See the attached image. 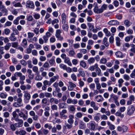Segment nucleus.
I'll return each mask as SVG.
<instances>
[{"instance_id":"nucleus-51","label":"nucleus","mask_w":135,"mask_h":135,"mask_svg":"<svg viewBox=\"0 0 135 135\" xmlns=\"http://www.w3.org/2000/svg\"><path fill=\"white\" fill-rule=\"evenodd\" d=\"M87 25L89 28L90 29V30L92 31V30H93V29H94V26L91 23H87Z\"/></svg>"},{"instance_id":"nucleus-39","label":"nucleus","mask_w":135,"mask_h":135,"mask_svg":"<svg viewBox=\"0 0 135 135\" xmlns=\"http://www.w3.org/2000/svg\"><path fill=\"white\" fill-rule=\"evenodd\" d=\"M110 98L113 99L114 101L118 100V98L117 96L113 94H112L110 95Z\"/></svg>"},{"instance_id":"nucleus-48","label":"nucleus","mask_w":135,"mask_h":135,"mask_svg":"<svg viewBox=\"0 0 135 135\" xmlns=\"http://www.w3.org/2000/svg\"><path fill=\"white\" fill-rule=\"evenodd\" d=\"M7 95L5 93H2L0 94V97L2 98H6L7 96Z\"/></svg>"},{"instance_id":"nucleus-37","label":"nucleus","mask_w":135,"mask_h":135,"mask_svg":"<svg viewBox=\"0 0 135 135\" xmlns=\"http://www.w3.org/2000/svg\"><path fill=\"white\" fill-rule=\"evenodd\" d=\"M37 41L38 39L37 37H34L33 38L32 37L30 40H29L28 41L33 43L34 42H37Z\"/></svg>"},{"instance_id":"nucleus-24","label":"nucleus","mask_w":135,"mask_h":135,"mask_svg":"<svg viewBox=\"0 0 135 135\" xmlns=\"http://www.w3.org/2000/svg\"><path fill=\"white\" fill-rule=\"evenodd\" d=\"M100 8L99 9L98 7L97 6H95L94 9V11L96 13L99 14L101 13Z\"/></svg>"},{"instance_id":"nucleus-50","label":"nucleus","mask_w":135,"mask_h":135,"mask_svg":"<svg viewBox=\"0 0 135 135\" xmlns=\"http://www.w3.org/2000/svg\"><path fill=\"white\" fill-rule=\"evenodd\" d=\"M12 47L14 48H17L18 46V43L17 42H13L11 43Z\"/></svg>"},{"instance_id":"nucleus-59","label":"nucleus","mask_w":135,"mask_h":135,"mask_svg":"<svg viewBox=\"0 0 135 135\" xmlns=\"http://www.w3.org/2000/svg\"><path fill=\"white\" fill-rule=\"evenodd\" d=\"M90 129L91 130L94 131L95 128V125L93 123L90 124Z\"/></svg>"},{"instance_id":"nucleus-36","label":"nucleus","mask_w":135,"mask_h":135,"mask_svg":"<svg viewBox=\"0 0 135 135\" xmlns=\"http://www.w3.org/2000/svg\"><path fill=\"white\" fill-rule=\"evenodd\" d=\"M115 40L117 45L118 46H119L120 45V38L118 37H116Z\"/></svg>"},{"instance_id":"nucleus-33","label":"nucleus","mask_w":135,"mask_h":135,"mask_svg":"<svg viewBox=\"0 0 135 135\" xmlns=\"http://www.w3.org/2000/svg\"><path fill=\"white\" fill-rule=\"evenodd\" d=\"M9 39L12 41H14L16 39V38L15 36V35L12 34L9 37Z\"/></svg>"},{"instance_id":"nucleus-26","label":"nucleus","mask_w":135,"mask_h":135,"mask_svg":"<svg viewBox=\"0 0 135 135\" xmlns=\"http://www.w3.org/2000/svg\"><path fill=\"white\" fill-rule=\"evenodd\" d=\"M101 28L99 26H95V28H94L93 30H92V31L94 33H97L98 31L101 30Z\"/></svg>"},{"instance_id":"nucleus-16","label":"nucleus","mask_w":135,"mask_h":135,"mask_svg":"<svg viewBox=\"0 0 135 135\" xmlns=\"http://www.w3.org/2000/svg\"><path fill=\"white\" fill-rule=\"evenodd\" d=\"M12 4L13 5V6L15 7H22L21 4L19 2L16 3L15 1H14L12 2Z\"/></svg>"},{"instance_id":"nucleus-1","label":"nucleus","mask_w":135,"mask_h":135,"mask_svg":"<svg viewBox=\"0 0 135 135\" xmlns=\"http://www.w3.org/2000/svg\"><path fill=\"white\" fill-rule=\"evenodd\" d=\"M22 110L25 112V114L23 112H21L19 113V115L20 117L22 118L24 120H26L28 117V111L24 109H23Z\"/></svg>"},{"instance_id":"nucleus-58","label":"nucleus","mask_w":135,"mask_h":135,"mask_svg":"<svg viewBox=\"0 0 135 135\" xmlns=\"http://www.w3.org/2000/svg\"><path fill=\"white\" fill-rule=\"evenodd\" d=\"M73 46L75 49H77L80 47V45L79 43H76L73 44Z\"/></svg>"},{"instance_id":"nucleus-9","label":"nucleus","mask_w":135,"mask_h":135,"mask_svg":"<svg viewBox=\"0 0 135 135\" xmlns=\"http://www.w3.org/2000/svg\"><path fill=\"white\" fill-rule=\"evenodd\" d=\"M69 85L68 86V88L69 91L73 90L74 88L76 87V85L74 83L71 82L69 81L68 82Z\"/></svg>"},{"instance_id":"nucleus-62","label":"nucleus","mask_w":135,"mask_h":135,"mask_svg":"<svg viewBox=\"0 0 135 135\" xmlns=\"http://www.w3.org/2000/svg\"><path fill=\"white\" fill-rule=\"evenodd\" d=\"M59 67L60 68L63 69V70H65L66 66L63 64H61L59 65Z\"/></svg>"},{"instance_id":"nucleus-34","label":"nucleus","mask_w":135,"mask_h":135,"mask_svg":"<svg viewBox=\"0 0 135 135\" xmlns=\"http://www.w3.org/2000/svg\"><path fill=\"white\" fill-rule=\"evenodd\" d=\"M97 63H95L94 65L90 66L89 69L91 71H94L96 68Z\"/></svg>"},{"instance_id":"nucleus-13","label":"nucleus","mask_w":135,"mask_h":135,"mask_svg":"<svg viewBox=\"0 0 135 135\" xmlns=\"http://www.w3.org/2000/svg\"><path fill=\"white\" fill-rule=\"evenodd\" d=\"M0 10L3 13H4L5 15L7 14L8 10L6 8L5 6L3 5L0 7Z\"/></svg>"},{"instance_id":"nucleus-40","label":"nucleus","mask_w":135,"mask_h":135,"mask_svg":"<svg viewBox=\"0 0 135 135\" xmlns=\"http://www.w3.org/2000/svg\"><path fill=\"white\" fill-rule=\"evenodd\" d=\"M62 31L58 29L56 30V32L55 36L56 37L61 36V33Z\"/></svg>"},{"instance_id":"nucleus-27","label":"nucleus","mask_w":135,"mask_h":135,"mask_svg":"<svg viewBox=\"0 0 135 135\" xmlns=\"http://www.w3.org/2000/svg\"><path fill=\"white\" fill-rule=\"evenodd\" d=\"M27 40L28 41L33 36L34 34L32 32H28L27 33Z\"/></svg>"},{"instance_id":"nucleus-41","label":"nucleus","mask_w":135,"mask_h":135,"mask_svg":"<svg viewBox=\"0 0 135 135\" xmlns=\"http://www.w3.org/2000/svg\"><path fill=\"white\" fill-rule=\"evenodd\" d=\"M42 77L40 75L37 74L35 77V80L37 81H40L42 80Z\"/></svg>"},{"instance_id":"nucleus-57","label":"nucleus","mask_w":135,"mask_h":135,"mask_svg":"<svg viewBox=\"0 0 135 135\" xmlns=\"http://www.w3.org/2000/svg\"><path fill=\"white\" fill-rule=\"evenodd\" d=\"M59 20L57 18L53 20L51 22V24L52 25H54L55 23H59Z\"/></svg>"},{"instance_id":"nucleus-53","label":"nucleus","mask_w":135,"mask_h":135,"mask_svg":"<svg viewBox=\"0 0 135 135\" xmlns=\"http://www.w3.org/2000/svg\"><path fill=\"white\" fill-rule=\"evenodd\" d=\"M33 16L36 19H39L40 18V15L39 14L35 13Z\"/></svg>"},{"instance_id":"nucleus-60","label":"nucleus","mask_w":135,"mask_h":135,"mask_svg":"<svg viewBox=\"0 0 135 135\" xmlns=\"http://www.w3.org/2000/svg\"><path fill=\"white\" fill-rule=\"evenodd\" d=\"M70 110L72 112H74L75 110V107L73 105H71L69 108Z\"/></svg>"},{"instance_id":"nucleus-46","label":"nucleus","mask_w":135,"mask_h":135,"mask_svg":"<svg viewBox=\"0 0 135 135\" xmlns=\"http://www.w3.org/2000/svg\"><path fill=\"white\" fill-rule=\"evenodd\" d=\"M115 55L117 57H123L122 53L119 51L116 52L115 53Z\"/></svg>"},{"instance_id":"nucleus-3","label":"nucleus","mask_w":135,"mask_h":135,"mask_svg":"<svg viewBox=\"0 0 135 135\" xmlns=\"http://www.w3.org/2000/svg\"><path fill=\"white\" fill-rule=\"evenodd\" d=\"M15 120L16 122H18L16 123L15 124V126L17 127H22L23 124V121L21 119H19L18 118H16Z\"/></svg>"},{"instance_id":"nucleus-43","label":"nucleus","mask_w":135,"mask_h":135,"mask_svg":"<svg viewBox=\"0 0 135 135\" xmlns=\"http://www.w3.org/2000/svg\"><path fill=\"white\" fill-rule=\"evenodd\" d=\"M22 46L24 47H26L27 45V42L26 39H24L22 41Z\"/></svg>"},{"instance_id":"nucleus-31","label":"nucleus","mask_w":135,"mask_h":135,"mask_svg":"<svg viewBox=\"0 0 135 135\" xmlns=\"http://www.w3.org/2000/svg\"><path fill=\"white\" fill-rule=\"evenodd\" d=\"M11 46V44L10 43H8L4 46V48L7 51L9 50Z\"/></svg>"},{"instance_id":"nucleus-4","label":"nucleus","mask_w":135,"mask_h":135,"mask_svg":"<svg viewBox=\"0 0 135 135\" xmlns=\"http://www.w3.org/2000/svg\"><path fill=\"white\" fill-rule=\"evenodd\" d=\"M23 93H24V99L26 101V103H27L31 98V95L27 91H24Z\"/></svg>"},{"instance_id":"nucleus-35","label":"nucleus","mask_w":135,"mask_h":135,"mask_svg":"<svg viewBox=\"0 0 135 135\" xmlns=\"http://www.w3.org/2000/svg\"><path fill=\"white\" fill-rule=\"evenodd\" d=\"M95 61V60L94 58L93 57L90 58L88 60V63L89 64H91L94 63Z\"/></svg>"},{"instance_id":"nucleus-44","label":"nucleus","mask_w":135,"mask_h":135,"mask_svg":"<svg viewBox=\"0 0 135 135\" xmlns=\"http://www.w3.org/2000/svg\"><path fill=\"white\" fill-rule=\"evenodd\" d=\"M43 83L44 85H45L46 86L47 85L50 86L51 84L50 81H49L47 80H44L43 82Z\"/></svg>"},{"instance_id":"nucleus-32","label":"nucleus","mask_w":135,"mask_h":135,"mask_svg":"<svg viewBox=\"0 0 135 135\" xmlns=\"http://www.w3.org/2000/svg\"><path fill=\"white\" fill-rule=\"evenodd\" d=\"M63 24L62 26L63 29L65 31H68L69 28V26L68 24L65 23H62Z\"/></svg>"},{"instance_id":"nucleus-12","label":"nucleus","mask_w":135,"mask_h":135,"mask_svg":"<svg viewBox=\"0 0 135 135\" xmlns=\"http://www.w3.org/2000/svg\"><path fill=\"white\" fill-rule=\"evenodd\" d=\"M69 119L68 120V122L70 124H72L74 122L73 119L74 116L72 114H70L69 116Z\"/></svg>"},{"instance_id":"nucleus-15","label":"nucleus","mask_w":135,"mask_h":135,"mask_svg":"<svg viewBox=\"0 0 135 135\" xmlns=\"http://www.w3.org/2000/svg\"><path fill=\"white\" fill-rule=\"evenodd\" d=\"M61 22L62 23H66V16L65 13H63L61 15Z\"/></svg>"},{"instance_id":"nucleus-30","label":"nucleus","mask_w":135,"mask_h":135,"mask_svg":"<svg viewBox=\"0 0 135 135\" xmlns=\"http://www.w3.org/2000/svg\"><path fill=\"white\" fill-rule=\"evenodd\" d=\"M108 6L107 5L105 4H104L101 7V8H100V10H101V13H102L104 10H105L107 8Z\"/></svg>"},{"instance_id":"nucleus-5","label":"nucleus","mask_w":135,"mask_h":135,"mask_svg":"<svg viewBox=\"0 0 135 135\" xmlns=\"http://www.w3.org/2000/svg\"><path fill=\"white\" fill-rule=\"evenodd\" d=\"M128 129V128L126 126H118L117 127L118 131L122 132H126Z\"/></svg>"},{"instance_id":"nucleus-23","label":"nucleus","mask_w":135,"mask_h":135,"mask_svg":"<svg viewBox=\"0 0 135 135\" xmlns=\"http://www.w3.org/2000/svg\"><path fill=\"white\" fill-rule=\"evenodd\" d=\"M96 71L97 73V75L98 76H101L102 74H101V70L98 67V64L97 65L96 68Z\"/></svg>"},{"instance_id":"nucleus-28","label":"nucleus","mask_w":135,"mask_h":135,"mask_svg":"<svg viewBox=\"0 0 135 135\" xmlns=\"http://www.w3.org/2000/svg\"><path fill=\"white\" fill-rule=\"evenodd\" d=\"M18 74H17V76L20 78V80H24L25 79V76L24 75H22V74L21 72H18Z\"/></svg>"},{"instance_id":"nucleus-6","label":"nucleus","mask_w":135,"mask_h":135,"mask_svg":"<svg viewBox=\"0 0 135 135\" xmlns=\"http://www.w3.org/2000/svg\"><path fill=\"white\" fill-rule=\"evenodd\" d=\"M22 102V99L21 98H18L17 102H14L13 104V106L15 107H18L22 106L21 103Z\"/></svg>"},{"instance_id":"nucleus-11","label":"nucleus","mask_w":135,"mask_h":135,"mask_svg":"<svg viewBox=\"0 0 135 135\" xmlns=\"http://www.w3.org/2000/svg\"><path fill=\"white\" fill-rule=\"evenodd\" d=\"M51 34L49 32H47L46 33L45 35L43 36V38L45 43L47 42L49 37L51 36Z\"/></svg>"},{"instance_id":"nucleus-64","label":"nucleus","mask_w":135,"mask_h":135,"mask_svg":"<svg viewBox=\"0 0 135 135\" xmlns=\"http://www.w3.org/2000/svg\"><path fill=\"white\" fill-rule=\"evenodd\" d=\"M72 79L74 81H76V76L74 74H72L71 76Z\"/></svg>"},{"instance_id":"nucleus-21","label":"nucleus","mask_w":135,"mask_h":135,"mask_svg":"<svg viewBox=\"0 0 135 135\" xmlns=\"http://www.w3.org/2000/svg\"><path fill=\"white\" fill-rule=\"evenodd\" d=\"M103 31L105 33L106 36L109 37L111 35V33L110 32L108 31V29L106 28H104L103 30Z\"/></svg>"},{"instance_id":"nucleus-55","label":"nucleus","mask_w":135,"mask_h":135,"mask_svg":"<svg viewBox=\"0 0 135 135\" xmlns=\"http://www.w3.org/2000/svg\"><path fill=\"white\" fill-rule=\"evenodd\" d=\"M32 70L35 73H37L38 72V68L37 66H34L32 68Z\"/></svg>"},{"instance_id":"nucleus-54","label":"nucleus","mask_w":135,"mask_h":135,"mask_svg":"<svg viewBox=\"0 0 135 135\" xmlns=\"http://www.w3.org/2000/svg\"><path fill=\"white\" fill-rule=\"evenodd\" d=\"M115 115L117 116L120 117L121 118H123L124 116L123 114H122L120 112H117L115 114Z\"/></svg>"},{"instance_id":"nucleus-61","label":"nucleus","mask_w":135,"mask_h":135,"mask_svg":"<svg viewBox=\"0 0 135 135\" xmlns=\"http://www.w3.org/2000/svg\"><path fill=\"white\" fill-rule=\"evenodd\" d=\"M65 70H66L67 72L70 73L72 72V69L70 67H67L66 66Z\"/></svg>"},{"instance_id":"nucleus-2","label":"nucleus","mask_w":135,"mask_h":135,"mask_svg":"<svg viewBox=\"0 0 135 135\" xmlns=\"http://www.w3.org/2000/svg\"><path fill=\"white\" fill-rule=\"evenodd\" d=\"M135 110V107L133 105H131L128 107L127 114L129 115H131L133 114Z\"/></svg>"},{"instance_id":"nucleus-63","label":"nucleus","mask_w":135,"mask_h":135,"mask_svg":"<svg viewBox=\"0 0 135 135\" xmlns=\"http://www.w3.org/2000/svg\"><path fill=\"white\" fill-rule=\"evenodd\" d=\"M28 67L30 68H31L33 66L32 64L31 61L30 60H29L27 61Z\"/></svg>"},{"instance_id":"nucleus-49","label":"nucleus","mask_w":135,"mask_h":135,"mask_svg":"<svg viewBox=\"0 0 135 135\" xmlns=\"http://www.w3.org/2000/svg\"><path fill=\"white\" fill-rule=\"evenodd\" d=\"M18 72H16L14 74V75L12 76L11 77V79L13 81H14L17 80V79L16 76H17V74H18Z\"/></svg>"},{"instance_id":"nucleus-45","label":"nucleus","mask_w":135,"mask_h":135,"mask_svg":"<svg viewBox=\"0 0 135 135\" xmlns=\"http://www.w3.org/2000/svg\"><path fill=\"white\" fill-rule=\"evenodd\" d=\"M66 104V103H61L59 104H58L59 108L60 109H64L65 108L64 105Z\"/></svg>"},{"instance_id":"nucleus-14","label":"nucleus","mask_w":135,"mask_h":135,"mask_svg":"<svg viewBox=\"0 0 135 135\" xmlns=\"http://www.w3.org/2000/svg\"><path fill=\"white\" fill-rule=\"evenodd\" d=\"M26 6L28 7L32 8L34 7V5L32 1H28L27 2Z\"/></svg>"},{"instance_id":"nucleus-52","label":"nucleus","mask_w":135,"mask_h":135,"mask_svg":"<svg viewBox=\"0 0 135 135\" xmlns=\"http://www.w3.org/2000/svg\"><path fill=\"white\" fill-rule=\"evenodd\" d=\"M122 15L121 14H117L115 16V18L118 20H121L122 18Z\"/></svg>"},{"instance_id":"nucleus-10","label":"nucleus","mask_w":135,"mask_h":135,"mask_svg":"<svg viewBox=\"0 0 135 135\" xmlns=\"http://www.w3.org/2000/svg\"><path fill=\"white\" fill-rule=\"evenodd\" d=\"M108 25H118L119 24V22L117 20H113L109 21L108 23Z\"/></svg>"},{"instance_id":"nucleus-18","label":"nucleus","mask_w":135,"mask_h":135,"mask_svg":"<svg viewBox=\"0 0 135 135\" xmlns=\"http://www.w3.org/2000/svg\"><path fill=\"white\" fill-rule=\"evenodd\" d=\"M49 101L51 103H52L54 102V103L56 104H57L59 102L58 99L53 97H51Z\"/></svg>"},{"instance_id":"nucleus-22","label":"nucleus","mask_w":135,"mask_h":135,"mask_svg":"<svg viewBox=\"0 0 135 135\" xmlns=\"http://www.w3.org/2000/svg\"><path fill=\"white\" fill-rule=\"evenodd\" d=\"M55 57L53 56L51 59H50V60L49 61V62L50 64V65L52 66L54 65L55 64Z\"/></svg>"},{"instance_id":"nucleus-38","label":"nucleus","mask_w":135,"mask_h":135,"mask_svg":"<svg viewBox=\"0 0 135 135\" xmlns=\"http://www.w3.org/2000/svg\"><path fill=\"white\" fill-rule=\"evenodd\" d=\"M130 46L131 48L130 50V51L134 53H135V45L133 44H130Z\"/></svg>"},{"instance_id":"nucleus-42","label":"nucleus","mask_w":135,"mask_h":135,"mask_svg":"<svg viewBox=\"0 0 135 135\" xmlns=\"http://www.w3.org/2000/svg\"><path fill=\"white\" fill-rule=\"evenodd\" d=\"M107 60L105 58H102L100 59V64H105L107 62Z\"/></svg>"},{"instance_id":"nucleus-47","label":"nucleus","mask_w":135,"mask_h":135,"mask_svg":"<svg viewBox=\"0 0 135 135\" xmlns=\"http://www.w3.org/2000/svg\"><path fill=\"white\" fill-rule=\"evenodd\" d=\"M69 55L71 57L73 56L75 54V52L74 50H70L69 52Z\"/></svg>"},{"instance_id":"nucleus-8","label":"nucleus","mask_w":135,"mask_h":135,"mask_svg":"<svg viewBox=\"0 0 135 135\" xmlns=\"http://www.w3.org/2000/svg\"><path fill=\"white\" fill-rule=\"evenodd\" d=\"M44 108V115L46 117H48L50 115L49 111L50 110V108L48 106H46Z\"/></svg>"},{"instance_id":"nucleus-7","label":"nucleus","mask_w":135,"mask_h":135,"mask_svg":"<svg viewBox=\"0 0 135 135\" xmlns=\"http://www.w3.org/2000/svg\"><path fill=\"white\" fill-rule=\"evenodd\" d=\"M67 113V110L65 109H62L61 111L60 112V115L61 118L66 119L68 117L67 115H65V114Z\"/></svg>"},{"instance_id":"nucleus-56","label":"nucleus","mask_w":135,"mask_h":135,"mask_svg":"<svg viewBox=\"0 0 135 135\" xmlns=\"http://www.w3.org/2000/svg\"><path fill=\"white\" fill-rule=\"evenodd\" d=\"M51 108L52 110H57V107L55 104H54L51 106Z\"/></svg>"},{"instance_id":"nucleus-29","label":"nucleus","mask_w":135,"mask_h":135,"mask_svg":"<svg viewBox=\"0 0 135 135\" xmlns=\"http://www.w3.org/2000/svg\"><path fill=\"white\" fill-rule=\"evenodd\" d=\"M80 65L82 68H85L86 67V64L84 60H82L80 61Z\"/></svg>"},{"instance_id":"nucleus-25","label":"nucleus","mask_w":135,"mask_h":135,"mask_svg":"<svg viewBox=\"0 0 135 135\" xmlns=\"http://www.w3.org/2000/svg\"><path fill=\"white\" fill-rule=\"evenodd\" d=\"M64 62L67 64L68 65L70 66H72V64L70 61V59L68 57H67L64 60Z\"/></svg>"},{"instance_id":"nucleus-17","label":"nucleus","mask_w":135,"mask_h":135,"mask_svg":"<svg viewBox=\"0 0 135 135\" xmlns=\"http://www.w3.org/2000/svg\"><path fill=\"white\" fill-rule=\"evenodd\" d=\"M123 22L125 25L127 27H129L132 24L131 22L128 19L124 20Z\"/></svg>"},{"instance_id":"nucleus-19","label":"nucleus","mask_w":135,"mask_h":135,"mask_svg":"<svg viewBox=\"0 0 135 135\" xmlns=\"http://www.w3.org/2000/svg\"><path fill=\"white\" fill-rule=\"evenodd\" d=\"M48 100L46 98H45L42 99L41 101V102L42 104V106L43 108H44L45 107V106L44 105H49V103L47 104Z\"/></svg>"},{"instance_id":"nucleus-20","label":"nucleus","mask_w":135,"mask_h":135,"mask_svg":"<svg viewBox=\"0 0 135 135\" xmlns=\"http://www.w3.org/2000/svg\"><path fill=\"white\" fill-rule=\"evenodd\" d=\"M59 77V76L57 75L52 77L50 79L51 84L56 81V79H58Z\"/></svg>"}]
</instances>
